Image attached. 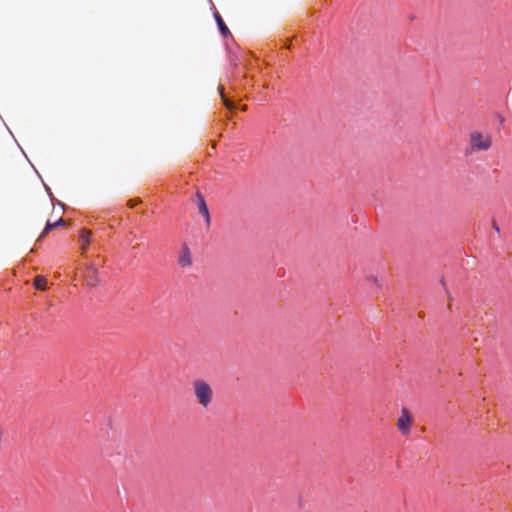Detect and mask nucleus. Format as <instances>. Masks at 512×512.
<instances>
[{
	"instance_id": "obj_11",
	"label": "nucleus",
	"mask_w": 512,
	"mask_h": 512,
	"mask_svg": "<svg viewBox=\"0 0 512 512\" xmlns=\"http://www.w3.org/2000/svg\"><path fill=\"white\" fill-rule=\"evenodd\" d=\"M368 281L370 282H373L374 285L377 287V288H381L382 287V283H383V278H378L377 276H374V275H370L368 278H367Z\"/></svg>"
},
{
	"instance_id": "obj_3",
	"label": "nucleus",
	"mask_w": 512,
	"mask_h": 512,
	"mask_svg": "<svg viewBox=\"0 0 512 512\" xmlns=\"http://www.w3.org/2000/svg\"><path fill=\"white\" fill-rule=\"evenodd\" d=\"M412 425V416L407 408L401 410V415L397 420V428L403 435H407L410 432Z\"/></svg>"
},
{
	"instance_id": "obj_10",
	"label": "nucleus",
	"mask_w": 512,
	"mask_h": 512,
	"mask_svg": "<svg viewBox=\"0 0 512 512\" xmlns=\"http://www.w3.org/2000/svg\"><path fill=\"white\" fill-rule=\"evenodd\" d=\"M34 287L38 290H46L47 289V279L42 276L38 275L34 279Z\"/></svg>"
},
{
	"instance_id": "obj_12",
	"label": "nucleus",
	"mask_w": 512,
	"mask_h": 512,
	"mask_svg": "<svg viewBox=\"0 0 512 512\" xmlns=\"http://www.w3.org/2000/svg\"><path fill=\"white\" fill-rule=\"evenodd\" d=\"M219 90H220V95H221V97L223 99V102L226 105V107L229 108V109H232L233 108L232 103H230V101L224 96L223 87H220Z\"/></svg>"
},
{
	"instance_id": "obj_7",
	"label": "nucleus",
	"mask_w": 512,
	"mask_h": 512,
	"mask_svg": "<svg viewBox=\"0 0 512 512\" xmlns=\"http://www.w3.org/2000/svg\"><path fill=\"white\" fill-rule=\"evenodd\" d=\"M198 198H199V201H198L199 212L202 216L205 217L206 223L209 225L210 215H209L208 207L205 203L204 198L200 194H198Z\"/></svg>"
},
{
	"instance_id": "obj_6",
	"label": "nucleus",
	"mask_w": 512,
	"mask_h": 512,
	"mask_svg": "<svg viewBox=\"0 0 512 512\" xmlns=\"http://www.w3.org/2000/svg\"><path fill=\"white\" fill-rule=\"evenodd\" d=\"M179 264L182 267H187L192 264L190 251L187 246H184L179 256Z\"/></svg>"
},
{
	"instance_id": "obj_5",
	"label": "nucleus",
	"mask_w": 512,
	"mask_h": 512,
	"mask_svg": "<svg viewBox=\"0 0 512 512\" xmlns=\"http://www.w3.org/2000/svg\"><path fill=\"white\" fill-rule=\"evenodd\" d=\"M91 232L87 229H82L79 234V242L82 250V254H85L87 251V247L90 243Z\"/></svg>"
},
{
	"instance_id": "obj_4",
	"label": "nucleus",
	"mask_w": 512,
	"mask_h": 512,
	"mask_svg": "<svg viewBox=\"0 0 512 512\" xmlns=\"http://www.w3.org/2000/svg\"><path fill=\"white\" fill-rule=\"evenodd\" d=\"M491 145L489 136L482 135L481 133L474 132L471 135V146L476 150H487Z\"/></svg>"
},
{
	"instance_id": "obj_9",
	"label": "nucleus",
	"mask_w": 512,
	"mask_h": 512,
	"mask_svg": "<svg viewBox=\"0 0 512 512\" xmlns=\"http://www.w3.org/2000/svg\"><path fill=\"white\" fill-rule=\"evenodd\" d=\"M215 19H216L218 28L220 30V33L224 37H226L228 34H230L228 27L226 26V24L224 23L223 19L221 18V16L218 13H215Z\"/></svg>"
},
{
	"instance_id": "obj_8",
	"label": "nucleus",
	"mask_w": 512,
	"mask_h": 512,
	"mask_svg": "<svg viewBox=\"0 0 512 512\" xmlns=\"http://www.w3.org/2000/svg\"><path fill=\"white\" fill-rule=\"evenodd\" d=\"M64 225H65V221L62 218L58 219L57 221H55L53 223L48 221L46 223V226H45L42 234L40 235V238L44 237L49 231H51L55 227L64 226Z\"/></svg>"
},
{
	"instance_id": "obj_1",
	"label": "nucleus",
	"mask_w": 512,
	"mask_h": 512,
	"mask_svg": "<svg viewBox=\"0 0 512 512\" xmlns=\"http://www.w3.org/2000/svg\"><path fill=\"white\" fill-rule=\"evenodd\" d=\"M194 393L197 400L203 407H207L211 403L212 389L206 382L201 380L195 381Z\"/></svg>"
},
{
	"instance_id": "obj_2",
	"label": "nucleus",
	"mask_w": 512,
	"mask_h": 512,
	"mask_svg": "<svg viewBox=\"0 0 512 512\" xmlns=\"http://www.w3.org/2000/svg\"><path fill=\"white\" fill-rule=\"evenodd\" d=\"M98 263H87L82 271L83 278L88 286H95L99 282Z\"/></svg>"
}]
</instances>
